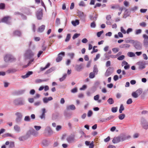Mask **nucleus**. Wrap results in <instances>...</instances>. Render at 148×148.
Listing matches in <instances>:
<instances>
[{
	"instance_id": "nucleus-1",
	"label": "nucleus",
	"mask_w": 148,
	"mask_h": 148,
	"mask_svg": "<svg viewBox=\"0 0 148 148\" xmlns=\"http://www.w3.org/2000/svg\"><path fill=\"white\" fill-rule=\"evenodd\" d=\"M130 138V136H126L124 135H121L119 136L114 137L112 140V141L114 143H117L120 141H123Z\"/></svg>"
},
{
	"instance_id": "nucleus-2",
	"label": "nucleus",
	"mask_w": 148,
	"mask_h": 148,
	"mask_svg": "<svg viewBox=\"0 0 148 148\" xmlns=\"http://www.w3.org/2000/svg\"><path fill=\"white\" fill-rule=\"evenodd\" d=\"M130 42L131 43L133 44L134 47L136 49L140 50L141 49L142 45L140 42L134 40H131Z\"/></svg>"
},
{
	"instance_id": "nucleus-3",
	"label": "nucleus",
	"mask_w": 148,
	"mask_h": 148,
	"mask_svg": "<svg viewBox=\"0 0 148 148\" xmlns=\"http://www.w3.org/2000/svg\"><path fill=\"white\" fill-rule=\"evenodd\" d=\"M34 55V53L30 50H27L25 53V56L26 58L30 59L32 58Z\"/></svg>"
},
{
	"instance_id": "nucleus-4",
	"label": "nucleus",
	"mask_w": 148,
	"mask_h": 148,
	"mask_svg": "<svg viewBox=\"0 0 148 148\" xmlns=\"http://www.w3.org/2000/svg\"><path fill=\"white\" fill-rule=\"evenodd\" d=\"M4 60L6 62H12L14 61L15 59L10 54H6L4 58Z\"/></svg>"
},
{
	"instance_id": "nucleus-5",
	"label": "nucleus",
	"mask_w": 148,
	"mask_h": 148,
	"mask_svg": "<svg viewBox=\"0 0 148 148\" xmlns=\"http://www.w3.org/2000/svg\"><path fill=\"white\" fill-rule=\"evenodd\" d=\"M14 104L16 105H23L24 101L21 98H19L15 99L14 101Z\"/></svg>"
},
{
	"instance_id": "nucleus-6",
	"label": "nucleus",
	"mask_w": 148,
	"mask_h": 148,
	"mask_svg": "<svg viewBox=\"0 0 148 148\" xmlns=\"http://www.w3.org/2000/svg\"><path fill=\"white\" fill-rule=\"evenodd\" d=\"M11 17L8 16L4 17L1 19V21L2 22H4L7 24H10V20H11Z\"/></svg>"
},
{
	"instance_id": "nucleus-7",
	"label": "nucleus",
	"mask_w": 148,
	"mask_h": 148,
	"mask_svg": "<svg viewBox=\"0 0 148 148\" xmlns=\"http://www.w3.org/2000/svg\"><path fill=\"white\" fill-rule=\"evenodd\" d=\"M138 66V69L142 70L145 68V62L144 61H141L138 62L137 63Z\"/></svg>"
},
{
	"instance_id": "nucleus-8",
	"label": "nucleus",
	"mask_w": 148,
	"mask_h": 148,
	"mask_svg": "<svg viewBox=\"0 0 148 148\" xmlns=\"http://www.w3.org/2000/svg\"><path fill=\"white\" fill-rule=\"evenodd\" d=\"M15 115L17 116V117L16 119V122L17 123L20 122L22 117V115L21 113L20 112H17L16 113Z\"/></svg>"
},
{
	"instance_id": "nucleus-9",
	"label": "nucleus",
	"mask_w": 148,
	"mask_h": 148,
	"mask_svg": "<svg viewBox=\"0 0 148 148\" xmlns=\"http://www.w3.org/2000/svg\"><path fill=\"white\" fill-rule=\"evenodd\" d=\"M66 140L69 143H71L75 142V136L71 135L69 136L66 138Z\"/></svg>"
},
{
	"instance_id": "nucleus-10",
	"label": "nucleus",
	"mask_w": 148,
	"mask_h": 148,
	"mask_svg": "<svg viewBox=\"0 0 148 148\" xmlns=\"http://www.w3.org/2000/svg\"><path fill=\"white\" fill-rule=\"evenodd\" d=\"M113 71V69L111 67L108 68L106 70L105 73V75L106 76L108 77L112 73Z\"/></svg>"
},
{
	"instance_id": "nucleus-11",
	"label": "nucleus",
	"mask_w": 148,
	"mask_h": 148,
	"mask_svg": "<svg viewBox=\"0 0 148 148\" xmlns=\"http://www.w3.org/2000/svg\"><path fill=\"white\" fill-rule=\"evenodd\" d=\"M144 38V45L146 47L148 46V36L146 34H144L143 36Z\"/></svg>"
},
{
	"instance_id": "nucleus-12",
	"label": "nucleus",
	"mask_w": 148,
	"mask_h": 148,
	"mask_svg": "<svg viewBox=\"0 0 148 148\" xmlns=\"http://www.w3.org/2000/svg\"><path fill=\"white\" fill-rule=\"evenodd\" d=\"M62 55L64 56L65 55V53L64 52H62L59 53L58 56L56 58V61L57 62H59L61 61L62 59V57L61 55Z\"/></svg>"
},
{
	"instance_id": "nucleus-13",
	"label": "nucleus",
	"mask_w": 148,
	"mask_h": 148,
	"mask_svg": "<svg viewBox=\"0 0 148 148\" xmlns=\"http://www.w3.org/2000/svg\"><path fill=\"white\" fill-rule=\"evenodd\" d=\"M36 14L37 18L39 20L41 19L42 16V10L38 11L36 12Z\"/></svg>"
},
{
	"instance_id": "nucleus-14",
	"label": "nucleus",
	"mask_w": 148,
	"mask_h": 148,
	"mask_svg": "<svg viewBox=\"0 0 148 148\" xmlns=\"http://www.w3.org/2000/svg\"><path fill=\"white\" fill-rule=\"evenodd\" d=\"M97 14L95 13H94L92 15H90L89 17L91 20H93V21H95L97 20Z\"/></svg>"
},
{
	"instance_id": "nucleus-15",
	"label": "nucleus",
	"mask_w": 148,
	"mask_h": 148,
	"mask_svg": "<svg viewBox=\"0 0 148 148\" xmlns=\"http://www.w3.org/2000/svg\"><path fill=\"white\" fill-rule=\"evenodd\" d=\"M42 113L40 116V117L41 119H45V113L46 112V109L45 108H43L42 109Z\"/></svg>"
},
{
	"instance_id": "nucleus-16",
	"label": "nucleus",
	"mask_w": 148,
	"mask_h": 148,
	"mask_svg": "<svg viewBox=\"0 0 148 148\" xmlns=\"http://www.w3.org/2000/svg\"><path fill=\"white\" fill-rule=\"evenodd\" d=\"M13 34L14 36H20L22 35L21 32L19 30H16L14 31Z\"/></svg>"
},
{
	"instance_id": "nucleus-17",
	"label": "nucleus",
	"mask_w": 148,
	"mask_h": 148,
	"mask_svg": "<svg viewBox=\"0 0 148 148\" xmlns=\"http://www.w3.org/2000/svg\"><path fill=\"white\" fill-rule=\"evenodd\" d=\"M31 131L32 135L34 136H37L38 134V132L35 130L33 129H31Z\"/></svg>"
},
{
	"instance_id": "nucleus-18",
	"label": "nucleus",
	"mask_w": 148,
	"mask_h": 148,
	"mask_svg": "<svg viewBox=\"0 0 148 148\" xmlns=\"http://www.w3.org/2000/svg\"><path fill=\"white\" fill-rule=\"evenodd\" d=\"M33 73V72L29 71L28 72L27 74L24 75L22 76V77L23 79H25L31 75Z\"/></svg>"
},
{
	"instance_id": "nucleus-19",
	"label": "nucleus",
	"mask_w": 148,
	"mask_h": 148,
	"mask_svg": "<svg viewBox=\"0 0 148 148\" xmlns=\"http://www.w3.org/2000/svg\"><path fill=\"white\" fill-rule=\"evenodd\" d=\"M83 68L82 65H77L75 66V69L76 71H80Z\"/></svg>"
},
{
	"instance_id": "nucleus-20",
	"label": "nucleus",
	"mask_w": 148,
	"mask_h": 148,
	"mask_svg": "<svg viewBox=\"0 0 148 148\" xmlns=\"http://www.w3.org/2000/svg\"><path fill=\"white\" fill-rule=\"evenodd\" d=\"M53 99V98L52 97H50L48 98L45 97L43 99V101L45 103H47L49 101Z\"/></svg>"
},
{
	"instance_id": "nucleus-21",
	"label": "nucleus",
	"mask_w": 148,
	"mask_h": 148,
	"mask_svg": "<svg viewBox=\"0 0 148 148\" xmlns=\"http://www.w3.org/2000/svg\"><path fill=\"white\" fill-rule=\"evenodd\" d=\"M45 132H47L48 134L49 135H51L53 133V131L51 130L49 127H47L45 129Z\"/></svg>"
},
{
	"instance_id": "nucleus-22",
	"label": "nucleus",
	"mask_w": 148,
	"mask_h": 148,
	"mask_svg": "<svg viewBox=\"0 0 148 148\" xmlns=\"http://www.w3.org/2000/svg\"><path fill=\"white\" fill-rule=\"evenodd\" d=\"M14 128L15 131L17 132H19L21 131L20 127L17 125H15L14 127Z\"/></svg>"
},
{
	"instance_id": "nucleus-23",
	"label": "nucleus",
	"mask_w": 148,
	"mask_h": 148,
	"mask_svg": "<svg viewBox=\"0 0 148 148\" xmlns=\"http://www.w3.org/2000/svg\"><path fill=\"white\" fill-rule=\"evenodd\" d=\"M45 26L44 25H42L39 27L38 29V31L39 32H42L45 29Z\"/></svg>"
},
{
	"instance_id": "nucleus-24",
	"label": "nucleus",
	"mask_w": 148,
	"mask_h": 148,
	"mask_svg": "<svg viewBox=\"0 0 148 148\" xmlns=\"http://www.w3.org/2000/svg\"><path fill=\"white\" fill-rule=\"evenodd\" d=\"M130 46V45L128 44H122L120 46V48H128Z\"/></svg>"
},
{
	"instance_id": "nucleus-25",
	"label": "nucleus",
	"mask_w": 148,
	"mask_h": 148,
	"mask_svg": "<svg viewBox=\"0 0 148 148\" xmlns=\"http://www.w3.org/2000/svg\"><path fill=\"white\" fill-rule=\"evenodd\" d=\"M67 109L68 110L71 109L73 110L75 109V107L74 105H71L67 106Z\"/></svg>"
},
{
	"instance_id": "nucleus-26",
	"label": "nucleus",
	"mask_w": 148,
	"mask_h": 148,
	"mask_svg": "<svg viewBox=\"0 0 148 148\" xmlns=\"http://www.w3.org/2000/svg\"><path fill=\"white\" fill-rule=\"evenodd\" d=\"M17 71V70L15 69H11L7 71V72L8 73H15Z\"/></svg>"
},
{
	"instance_id": "nucleus-27",
	"label": "nucleus",
	"mask_w": 148,
	"mask_h": 148,
	"mask_svg": "<svg viewBox=\"0 0 148 148\" xmlns=\"http://www.w3.org/2000/svg\"><path fill=\"white\" fill-rule=\"evenodd\" d=\"M31 129L29 130L27 132L25 136L26 138H29L31 135H32L31 132Z\"/></svg>"
},
{
	"instance_id": "nucleus-28",
	"label": "nucleus",
	"mask_w": 148,
	"mask_h": 148,
	"mask_svg": "<svg viewBox=\"0 0 148 148\" xmlns=\"http://www.w3.org/2000/svg\"><path fill=\"white\" fill-rule=\"evenodd\" d=\"M79 21L78 20H76L75 21H72V23L74 26H76L77 25H78L79 24Z\"/></svg>"
},
{
	"instance_id": "nucleus-29",
	"label": "nucleus",
	"mask_w": 148,
	"mask_h": 148,
	"mask_svg": "<svg viewBox=\"0 0 148 148\" xmlns=\"http://www.w3.org/2000/svg\"><path fill=\"white\" fill-rule=\"evenodd\" d=\"M55 70V68L54 67H52L49 69L46 72V74H48L51 72Z\"/></svg>"
},
{
	"instance_id": "nucleus-30",
	"label": "nucleus",
	"mask_w": 148,
	"mask_h": 148,
	"mask_svg": "<svg viewBox=\"0 0 148 148\" xmlns=\"http://www.w3.org/2000/svg\"><path fill=\"white\" fill-rule=\"evenodd\" d=\"M108 103L110 104H112L114 103V101L112 98H109L107 100Z\"/></svg>"
},
{
	"instance_id": "nucleus-31",
	"label": "nucleus",
	"mask_w": 148,
	"mask_h": 148,
	"mask_svg": "<svg viewBox=\"0 0 148 148\" xmlns=\"http://www.w3.org/2000/svg\"><path fill=\"white\" fill-rule=\"evenodd\" d=\"M47 79H37L35 80V82L36 83H40L43 82H45L47 81Z\"/></svg>"
},
{
	"instance_id": "nucleus-32",
	"label": "nucleus",
	"mask_w": 148,
	"mask_h": 148,
	"mask_svg": "<svg viewBox=\"0 0 148 148\" xmlns=\"http://www.w3.org/2000/svg\"><path fill=\"white\" fill-rule=\"evenodd\" d=\"M124 110V108L123 106V104H121V105L120 108L119 109V112L120 113H121L122 112V111Z\"/></svg>"
},
{
	"instance_id": "nucleus-33",
	"label": "nucleus",
	"mask_w": 148,
	"mask_h": 148,
	"mask_svg": "<svg viewBox=\"0 0 148 148\" xmlns=\"http://www.w3.org/2000/svg\"><path fill=\"white\" fill-rule=\"evenodd\" d=\"M125 117V115L124 114H121L119 116V118L120 120L123 119Z\"/></svg>"
},
{
	"instance_id": "nucleus-34",
	"label": "nucleus",
	"mask_w": 148,
	"mask_h": 148,
	"mask_svg": "<svg viewBox=\"0 0 148 148\" xmlns=\"http://www.w3.org/2000/svg\"><path fill=\"white\" fill-rule=\"evenodd\" d=\"M4 137H7L8 136H10V137H12L13 138H15V137L14 136H13L12 135H11L10 133H7L6 134H4Z\"/></svg>"
},
{
	"instance_id": "nucleus-35",
	"label": "nucleus",
	"mask_w": 148,
	"mask_h": 148,
	"mask_svg": "<svg viewBox=\"0 0 148 148\" xmlns=\"http://www.w3.org/2000/svg\"><path fill=\"white\" fill-rule=\"evenodd\" d=\"M71 38V34H68L65 40V41L66 42L69 41Z\"/></svg>"
},
{
	"instance_id": "nucleus-36",
	"label": "nucleus",
	"mask_w": 148,
	"mask_h": 148,
	"mask_svg": "<svg viewBox=\"0 0 148 148\" xmlns=\"http://www.w3.org/2000/svg\"><path fill=\"white\" fill-rule=\"evenodd\" d=\"M78 15L79 17H85L86 16V15L84 14L83 12H78Z\"/></svg>"
},
{
	"instance_id": "nucleus-37",
	"label": "nucleus",
	"mask_w": 148,
	"mask_h": 148,
	"mask_svg": "<svg viewBox=\"0 0 148 148\" xmlns=\"http://www.w3.org/2000/svg\"><path fill=\"white\" fill-rule=\"evenodd\" d=\"M136 92L139 96L142 92V89L140 88L138 89Z\"/></svg>"
},
{
	"instance_id": "nucleus-38",
	"label": "nucleus",
	"mask_w": 148,
	"mask_h": 148,
	"mask_svg": "<svg viewBox=\"0 0 148 148\" xmlns=\"http://www.w3.org/2000/svg\"><path fill=\"white\" fill-rule=\"evenodd\" d=\"M34 59H33L32 60H30L28 63V64H27V65H25L24 66V68H26L28 66H29V65H30L31 64H32V63L34 61Z\"/></svg>"
},
{
	"instance_id": "nucleus-39",
	"label": "nucleus",
	"mask_w": 148,
	"mask_h": 148,
	"mask_svg": "<svg viewBox=\"0 0 148 148\" xmlns=\"http://www.w3.org/2000/svg\"><path fill=\"white\" fill-rule=\"evenodd\" d=\"M42 144L45 146H47L48 144V141L47 140L45 139L42 141Z\"/></svg>"
},
{
	"instance_id": "nucleus-40",
	"label": "nucleus",
	"mask_w": 148,
	"mask_h": 148,
	"mask_svg": "<svg viewBox=\"0 0 148 148\" xmlns=\"http://www.w3.org/2000/svg\"><path fill=\"white\" fill-rule=\"evenodd\" d=\"M5 5L4 3H1L0 4V9L3 10L5 8Z\"/></svg>"
},
{
	"instance_id": "nucleus-41",
	"label": "nucleus",
	"mask_w": 148,
	"mask_h": 148,
	"mask_svg": "<svg viewBox=\"0 0 148 148\" xmlns=\"http://www.w3.org/2000/svg\"><path fill=\"white\" fill-rule=\"evenodd\" d=\"M24 120L26 121H30V117L29 116H26L25 117Z\"/></svg>"
},
{
	"instance_id": "nucleus-42",
	"label": "nucleus",
	"mask_w": 148,
	"mask_h": 148,
	"mask_svg": "<svg viewBox=\"0 0 148 148\" xmlns=\"http://www.w3.org/2000/svg\"><path fill=\"white\" fill-rule=\"evenodd\" d=\"M132 95L135 98H136L138 96V95L137 94L136 92H133L132 94Z\"/></svg>"
},
{
	"instance_id": "nucleus-43",
	"label": "nucleus",
	"mask_w": 148,
	"mask_h": 148,
	"mask_svg": "<svg viewBox=\"0 0 148 148\" xmlns=\"http://www.w3.org/2000/svg\"><path fill=\"white\" fill-rule=\"evenodd\" d=\"M94 72H91L89 74V77L90 78H93L95 77V74Z\"/></svg>"
},
{
	"instance_id": "nucleus-44",
	"label": "nucleus",
	"mask_w": 148,
	"mask_h": 148,
	"mask_svg": "<svg viewBox=\"0 0 148 148\" xmlns=\"http://www.w3.org/2000/svg\"><path fill=\"white\" fill-rule=\"evenodd\" d=\"M66 74H64L62 77H61L60 79V82H62V81H63L65 79V78L66 77Z\"/></svg>"
},
{
	"instance_id": "nucleus-45",
	"label": "nucleus",
	"mask_w": 148,
	"mask_h": 148,
	"mask_svg": "<svg viewBox=\"0 0 148 148\" xmlns=\"http://www.w3.org/2000/svg\"><path fill=\"white\" fill-rule=\"evenodd\" d=\"M97 47V46H94L93 47V51H91V53H94V52H96L98 51V49H95V48Z\"/></svg>"
},
{
	"instance_id": "nucleus-46",
	"label": "nucleus",
	"mask_w": 148,
	"mask_h": 148,
	"mask_svg": "<svg viewBox=\"0 0 148 148\" xmlns=\"http://www.w3.org/2000/svg\"><path fill=\"white\" fill-rule=\"evenodd\" d=\"M127 54L128 56L130 57H132L135 56V54L132 52H129Z\"/></svg>"
},
{
	"instance_id": "nucleus-47",
	"label": "nucleus",
	"mask_w": 148,
	"mask_h": 148,
	"mask_svg": "<svg viewBox=\"0 0 148 148\" xmlns=\"http://www.w3.org/2000/svg\"><path fill=\"white\" fill-rule=\"evenodd\" d=\"M25 13L27 15H29L31 14L32 12L30 11L29 9H27L25 11Z\"/></svg>"
},
{
	"instance_id": "nucleus-48",
	"label": "nucleus",
	"mask_w": 148,
	"mask_h": 148,
	"mask_svg": "<svg viewBox=\"0 0 148 148\" xmlns=\"http://www.w3.org/2000/svg\"><path fill=\"white\" fill-rule=\"evenodd\" d=\"M14 147V142H10L9 145V147L10 148H12Z\"/></svg>"
},
{
	"instance_id": "nucleus-49",
	"label": "nucleus",
	"mask_w": 148,
	"mask_h": 148,
	"mask_svg": "<svg viewBox=\"0 0 148 148\" xmlns=\"http://www.w3.org/2000/svg\"><path fill=\"white\" fill-rule=\"evenodd\" d=\"M142 32V30L141 29H138L136 30L135 31V34L136 35L141 33Z\"/></svg>"
},
{
	"instance_id": "nucleus-50",
	"label": "nucleus",
	"mask_w": 148,
	"mask_h": 148,
	"mask_svg": "<svg viewBox=\"0 0 148 148\" xmlns=\"http://www.w3.org/2000/svg\"><path fill=\"white\" fill-rule=\"evenodd\" d=\"M34 127L37 131L39 130L41 128L40 126H38L36 125L34 126Z\"/></svg>"
},
{
	"instance_id": "nucleus-51",
	"label": "nucleus",
	"mask_w": 148,
	"mask_h": 148,
	"mask_svg": "<svg viewBox=\"0 0 148 148\" xmlns=\"http://www.w3.org/2000/svg\"><path fill=\"white\" fill-rule=\"evenodd\" d=\"M25 137V136H23L22 137H20L19 138V140L20 141L24 140L27 139Z\"/></svg>"
},
{
	"instance_id": "nucleus-52",
	"label": "nucleus",
	"mask_w": 148,
	"mask_h": 148,
	"mask_svg": "<svg viewBox=\"0 0 148 148\" xmlns=\"http://www.w3.org/2000/svg\"><path fill=\"white\" fill-rule=\"evenodd\" d=\"M80 35V34H75L73 36V39H75L77 38L78 37H79Z\"/></svg>"
},
{
	"instance_id": "nucleus-53",
	"label": "nucleus",
	"mask_w": 148,
	"mask_h": 148,
	"mask_svg": "<svg viewBox=\"0 0 148 148\" xmlns=\"http://www.w3.org/2000/svg\"><path fill=\"white\" fill-rule=\"evenodd\" d=\"M95 21H93V22L91 23L90 26L91 27L94 28L96 27V24Z\"/></svg>"
},
{
	"instance_id": "nucleus-54",
	"label": "nucleus",
	"mask_w": 148,
	"mask_h": 148,
	"mask_svg": "<svg viewBox=\"0 0 148 148\" xmlns=\"http://www.w3.org/2000/svg\"><path fill=\"white\" fill-rule=\"evenodd\" d=\"M103 30L98 32L97 33V36L98 37H100L102 33H103Z\"/></svg>"
},
{
	"instance_id": "nucleus-55",
	"label": "nucleus",
	"mask_w": 148,
	"mask_h": 148,
	"mask_svg": "<svg viewBox=\"0 0 148 148\" xmlns=\"http://www.w3.org/2000/svg\"><path fill=\"white\" fill-rule=\"evenodd\" d=\"M146 25V24L145 22H143L140 23V25L143 27H145Z\"/></svg>"
},
{
	"instance_id": "nucleus-56",
	"label": "nucleus",
	"mask_w": 148,
	"mask_h": 148,
	"mask_svg": "<svg viewBox=\"0 0 148 148\" xmlns=\"http://www.w3.org/2000/svg\"><path fill=\"white\" fill-rule=\"evenodd\" d=\"M125 58L124 55H122L117 58V59L119 60H123Z\"/></svg>"
},
{
	"instance_id": "nucleus-57",
	"label": "nucleus",
	"mask_w": 148,
	"mask_h": 148,
	"mask_svg": "<svg viewBox=\"0 0 148 148\" xmlns=\"http://www.w3.org/2000/svg\"><path fill=\"white\" fill-rule=\"evenodd\" d=\"M132 101L131 99H129L127 101V103L128 104H130L132 103Z\"/></svg>"
},
{
	"instance_id": "nucleus-58",
	"label": "nucleus",
	"mask_w": 148,
	"mask_h": 148,
	"mask_svg": "<svg viewBox=\"0 0 148 148\" xmlns=\"http://www.w3.org/2000/svg\"><path fill=\"white\" fill-rule=\"evenodd\" d=\"M68 55L70 56L71 58H73L74 56V53H70L68 54Z\"/></svg>"
},
{
	"instance_id": "nucleus-59",
	"label": "nucleus",
	"mask_w": 148,
	"mask_h": 148,
	"mask_svg": "<svg viewBox=\"0 0 148 148\" xmlns=\"http://www.w3.org/2000/svg\"><path fill=\"white\" fill-rule=\"evenodd\" d=\"M112 50L114 53H116L119 51V49L117 48H114L112 49Z\"/></svg>"
},
{
	"instance_id": "nucleus-60",
	"label": "nucleus",
	"mask_w": 148,
	"mask_h": 148,
	"mask_svg": "<svg viewBox=\"0 0 148 148\" xmlns=\"http://www.w3.org/2000/svg\"><path fill=\"white\" fill-rule=\"evenodd\" d=\"M121 31L124 34H125L126 33V32L124 29L122 27H121Z\"/></svg>"
},
{
	"instance_id": "nucleus-61",
	"label": "nucleus",
	"mask_w": 148,
	"mask_h": 148,
	"mask_svg": "<svg viewBox=\"0 0 148 148\" xmlns=\"http://www.w3.org/2000/svg\"><path fill=\"white\" fill-rule=\"evenodd\" d=\"M117 110V107H113L112 108V111L113 112H116Z\"/></svg>"
},
{
	"instance_id": "nucleus-62",
	"label": "nucleus",
	"mask_w": 148,
	"mask_h": 148,
	"mask_svg": "<svg viewBox=\"0 0 148 148\" xmlns=\"http://www.w3.org/2000/svg\"><path fill=\"white\" fill-rule=\"evenodd\" d=\"M92 114V112L91 110H89L88 113V117L91 116Z\"/></svg>"
},
{
	"instance_id": "nucleus-63",
	"label": "nucleus",
	"mask_w": 148,
	"mask_h": 148,
	"mask_svg": "<svg viewBox=\"0 0 148 148\" xmlns=\"http://www.w3.org/2000/svg\"><path fill=\"white\" fill-rule=\"evenodd\" d=\"M62 128V126L60 125H58L57 126L56 128V130L57 131H59Z\"/></svg>"
},
{
	"instance_id": "nucleus-64",
	"label": "nucleus",
	"mask_w": 148,
	"mask_h": 148,
	"mask_svg": "<svg viewBox=\"0 0 148 148\" xmlns=\"http://www.w3.org/2000/svg\"><path fill=\"white\" fill-rule=\"evenodd\" d=\"M89 148H93L94 147V145L93 144V142L92 141L89 145Z\"/></svg>"
}]
</instances>
